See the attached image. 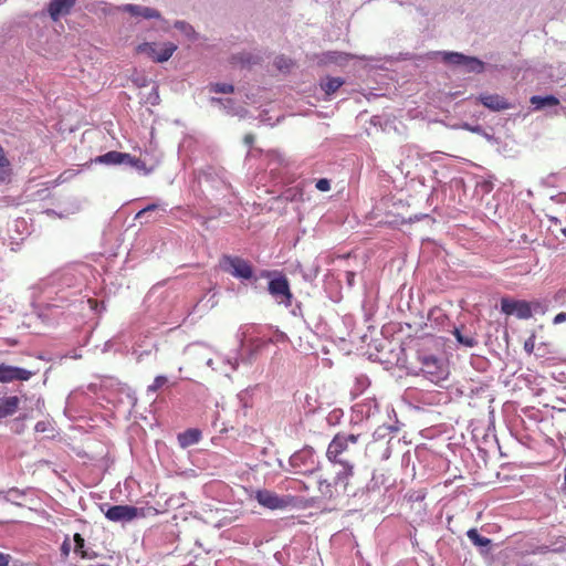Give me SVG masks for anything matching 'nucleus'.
I'll list each match as a JSON object with an SVG mask.
<instances>
[{"label":"nucleus","instance_id":"nucleus-1","mask_svg":"<svg viewBox=\"0 0 566 566\" xmlns=\"http://www.w3.org/2000/svg\"><path fill=\"white\" fill-rule=\"evenodd\" d=\"M359 434L339 432L334 436L326 450V458L335 464H354L348 458L349 444H356Z\"/></svg>","mask_w":566,"mask_h":566},{"label":"nucleus","instance_id":"nucleus-2","mask_svg":"<svg viewBox=\"0 0 566 566\" xmlns=\"http://www.w3.org/2000/svg\"><path fill=\"white\" fill-rule=\"evenodd\" d=\"M220 266L223 271L238 279L250 280L253 276L252 265L240 256L223 255L220 260Z\"/></svg>","mask_w":566,"mask_h":566},{"label":"nucleus","instance_id":"nucleus-3","mask_svg":"<svg viewBox=\"0 0 566 566\" xmlns=\"http://www.w3.org/2000/svg\"><path fill=\"white\" fill-rule=\"evenodd\" d=\"M176 50L177 46L171 42H167L161 45L155 42H144L136 48L137 53L145 54L153 61L159 63L168 61Z\"/></svg>","mask_w":566,"mask_h":566},{"label":"nucleus","instance_id":"nucleus-4","mask_svg":"<svg viewBox=\"0 0 566 566\" xmlns=\"http://www.w3.org/2000/svg\"><path fill=\"white\" fill-rule=\"evenodd\" d=\"M421 371L432 382L439 384L447 379L448 369L437 357L428 355L421 358Z\"/></svg>","mask_w":566,"mask_h":566},{"label":"nucleus","instance_id":"nucleus-5","mask_svg":"<svg viewBox=\"0 0 566 566\" xmlns=\"http://www.w3.org/2000/svg\"><path fill=\"white\" fill-rule=\"evenodd\" d=\"M254 499L258 503L270 510H282L290 505L291 497H281L270 490H258L254 493Z\"/></svg>","mask_w":566,"mask_h":566},{"label":"nucleus","instance_id":"nucleus-6","mask_svg":"<svg viewBox=\"0 0 566 566\" xmlns=\"http://www.w3.org/2000/svg\"><path fill=\"white\" fill-rule=\"evenodd\" d=\"M501 311L506 315H516L520 319L532 317L531 304L526 301H515L503 297L501 300Z\"/></svg>","mask_w":566,"mask_h":566},{"label":"nucleus","instance_id":"nucleus-7","mask_svg":"<svg viewBox=\"0 0 566 566\" xmlns=\"http://www.w3.org/2000/svg\"><path fill=\"white\" fill-rule=\"evenodd\" d=\"M269 292L275 298H280V303L290 306L292 304V292L290 290L289 280L284 275H280L269 282Z\"/></svg>","mask_w":566,"mask_h":566},{"label":"nucleus","instance_id":"nucleus-8","mask_svg":"<svg viewBox=\"0 0 566 566\" xmlns=\"http://www.w3.org/2000/svg\"><path fill=\"white\" fill-rule=\"evenodd\" d=\"M112 522H129L138 516V509L130 505H113L105 512Z\"/></svg>","mask_w":566,"mask_h":566},{"label":"nucleus","instance_id":"nucleus-9","mask_svg":"<svg viewBox=\"0 0 566 566\" xmlns=\"http://www.w3.org/2000/svg\"><path fill=\"white\" fill-rule=\"evenodd\" d=\"M32 377V373L24 368L0 364V382H12L14 380L27 381Z\"/></svg>","mask_w":566,"mask_h":566},{"label":"nucleus","instance_id":"nucleus-10","mask_svg":"<svg viewBox=\"0 0 566 566\" xmlns=\"http://www.w3.org/2000/svg\"><path fill=\"white\" fill-rule=\"evenodd\" d=\"M310 476L314 478L317 490L322 497L324 499H333L339 494L338 489L334 484L333 480L329 481L327 479H322V475L318 474V469L313 468L308 470Z\"/></svg>","mask_w":566,"mask_h":566},{"label":"nucleus","instance_id":"nucleus-11","mask_svg":"<svg viewBox=\"0 0 566 566\" xmlns=\"http://www.w3.org/2000/svg\"><path fill=\"white\" fill-rule=\"evenodd\" d=\"M290 464L296 473H307L310 469L315 468L312 453L305 450L295 452L290 458Z\"/></svg>","mask_w":566,"mask_h":566},{"label":"nucleus","instance_id":"nucleus-12","mask_svg":"<svg viewBox=\"0 0 566 566\" xmlns=\"http://www.w3.org/2000/svg\"><path fill=\"white\" fill-rule=\"evenodd\" d=\"M479 101L493 112L505 111L511 107L507 99L499 94H481Z\"/></svg>","mask_w":566,"mask_h":566},{"label":"nucleus","instance_id":"nucleus-13","mask_svg":"<svg viewBox=\"0 0 566 566\" xmlns=\"http://www.w3.org/2000/svg\"><path fill=\"white\" fill-rule=\"evenodd\" d=\"M76 0H51L49 4V14L53 21H57L61 15L70 13Z\"/></svg>","mask_w":566,"mask_h":566},{"label":"nucleus","instance_id":"nucleus-14","mask_svg":"<svg viewBox=\"0 0 566 566\" xmlns=\"http://www.w3.org/2000/svg\"><path fill=\"white\" fill-rule=\"evenodd\" d=\"M342 469L336 472L333 482L342 492H346L349 480L354 476V464H339Z\"/></svg>","mask_w":566,"mask_h":566},{"label":"nucleus","instance_id":"nucleus-15","mask_svg":"<svg viewBox=\"0 0 566 566\" xmlns=\"http://www.w3.org/2000/svg\"><path fill=\"white\" fill-rule=\"evenodd\" d=\"M20 406V399L17 396H6L0 398V420L13 416Z\"/></svg>","mask_w":566,"mask_h":566},{"label":"nucleus","instance_id":"nucleus-16","mask_svg":"<svg viewBox=\"0 0 566 566\" xmlns=\"http://www.w3.org/2000/svg\"><path fill=\"white\" fill-rule=\"evenodd\" d=\"M123 10L132 15L143 17L145 19H159L161 17L159 11L137 4H125Z\"/></svg>","mask_w":566,"mask_h":566},{"label":"nucleus","instance_id":"nucleus-17","mask_svg":"<svg viewBox=\"0 0 566 566\" xmlns=\"http://www.w3.org/2000/svg\"><path fill=\"white\" fill-rule=\"evenodd\" d=\"M125 158H128L126 156V153H119L116 150L108 151L104 155L98 156L95 161L99 164L105 165H120L124 164Z\"/></svg>","mask_w":566,"mask_h":566},{"label":"nucleus","instance_id":"nucleus-18","mask_svg":"<svg viewBox=\"0 0 566 566\" xmlns=\"http://www.w3.org/2000/svg\"><path fill=\"white\" fill-rule=\"evenodd\" d=\"M201 432L198 429H188L178 436V441L181 447L186 448L199 442Z\"/></svg>","mask_w":566,"mask_h":566},{"label":"nucleus","instance_id":"nucleus-19","mask_svg":"<svg viewBox=\"0 0 566 566\" xmlns=\"http://www.w3.org/2000/svg\"><path fill=\"white\" fill-rule=\"evenodd\" d=\"M530 102L534 106V109H542L546 106H556L559 104L558 98L553 95H547V96L534 95L531 97Z\"/></svg>","mask_w":566,"mask_h":566},{"label":"nucleus","instance_id":"nucleus-20","mask_svg":"<svg viewBox=\"0 0 566 566\" xmlns=\"http://www.w3.org/2000/svg\"><path fill=\"white\" fill-rule=\"evenodd\" d=\"M11 174L10 160L7 158L3 147L0 145V182L9 181Z\"/></svg>","mask_w":566,"mask_h":566},{"label":"nucleus","instance_id":"nucleus-21","mask_svg":"<svg viewBox=\"0 0 566 566\" xmlns=\"http://www.w3.org/2000/svg\"><path fill=\"white\" fill-rule=\"evenodd\" d=\"M345 81L342 77H326L321 82L322 90L326 93V95H331L335 93L342 85H344Z\"/></svg>","mask_w":566,"mask_h":566},{"label":"nucleus","instance_id":"nucleus-22","mask_svg":"<svg viewBox=\"0 0 566 566\" xmlns=\"http://www.w3.org/2000/svg\"><path fill=\"white\" fill-rule=\"evenodd\" d=\"M465 61H463L462 65L467 72L481 73L484 70V63L474 56L467 55Z\"/></svg>","mask_w":566,"mask_h":566},{"label":"nucleus","instance_id":"nucleus-23","mask_svg":"<svg viewBox=\"0 0 566 566\" xmlns=\"http://www.w3.org/2000/svg\"><path fill=\"white\" fill-rule=\"evenodd\" d=\"M467 536L469 539L479 547H488L491 545V539L484 536H481L476 528H470L467 532Z\"/></svg>","mask_w":566,"mask_h":566},{"label":"nucleus","instance_id":"nucleus-24","mask_svg":"<svg viewBox=\"0 0 566 566\" xmlns=\"http://www.w3.org/2000/svg\"><path fill=\"white\" fill-rule=\"evenodd\" d=\"M442 60L447 64L462 65L463 61L468 60L467 55L459 52H442Z\"/></svg>","mask_w":566,"mask_h":566},{"label":"nucleus","instance_id":"nucleus-25","mask_svg":"<svg viewBox=\"0 0 566 566\" xmlns=\"http://www.w3.org/2000/svg\"><path fill=\"white\" fill-rule=\"evenodd\" d=\"M74 543H75V547H74V552L81 556V558H86L87 557V553L86 551L84 549V546H85V539L82 537L81 534L76 533L74 534Z\"/></svg>","mask_w":566,"mask_h":566},{"label":"nucleus","instance_id":"nucleus-26","mask_svg":"<svg viewBox=\"0 0 566 566\" xmlns=\"http://www.w3.org/2000/svg\"><path fill=\"white\" fill-rule=\"evenodd\" d=\"M210 91L214 93L230 94L233 93L234 87L231 84L216 83L210 85Z\"/></svg>","mask_w":566,"mask_h":566},{"label":"nucleus","instance_id":"nucleus-27","mask_svg":"<svg viewBox=\"0 0 566 566\" xmlns=\"http://www.w3.org/2000/svg\"><path fill=\"white\" fill-rule=\"evenodd\" d=\"M168 379L165 376H157L153 384L148 386V391L156 392L167 384Z\"/></svg>","mask_w":566,"mask_h":566},{"label":"nucleus","instance_id":"nucleus-28","mask_svg":"<svg viewBox=\"0 0 566 566\" xmlns=\"http://www.w3.org/2000/svg\"><path fill=\"white\" fill-rule=\"evenodd\" d=\"M275 65L281 71H287V70H290L292 67L293 62H292L291 59H287V57H284V56H279L275 60Z\"/></svg>","mask_w":566,"mask_h":566},{"label":"nucleus","instance_id":"nucleus-29","mask_svg":"<svg viewBox=\"0 0 566 566\" xmlns=\"http://www.w3.org/2000/svg\"><path fill=\"white\" fill-rule=\"evenodd\" d=\"M233 63H240L242 65H250L255 63L254 57L251 54H241L239 56H233Z\"/></svg>","mask_w":566,"mask_h":566},{"label":"nucleus","instance_id":"nucleus-30","mask_svg":"<svg viewBox=\"0 0 566 566\" xmlns=\"http://www.w3.org/2000/svg\"><path fill=\"white\" fill-rule=\"evenodd\" d=\"M132 167H135L137 170L139 171H143L145 175H148L153 171V168H148L146 166V164L140 160L139 158H136L134 161H133V166Z\"/></svg>","mask_w":566,"mask_h":566},{"label":"nucleus","instance_id":"nucleus-31","mask_svg":"<svg viewBox=\"0 0 566 566\" xmlns=\"http://www.w3.org/2000/svg\"><path fill=\"white\" fill-rule=\"evenodd\" d=\"M459 343L467 347H474L478 342L473 336H465L462 334V337H459Z\"/></svg>","mask_w":566,"mask_h":566},{"label":"nucleus","instance_id":"nucleus-32","mask_svg":"<svg viewBox=\"0 0 566 566\" xmlns=\"http://www.w3.org/2000/svg\"><path fill=\"white\" fill-rule=\"evenodd\" d=\"M316 188L319 191H328L331 189V182L326 178L318 179L316 182Z\"/></svg>","mask_w":566,"mask_h":566},{"label":"nucleus","instance_id":"nucleus-33","mask_svg":"<svg viewBox=\"0 0 566 566\" xmlns=\"http://www.w3.org/2000/svg\"><path fill=\"white\" fill-rule=\"evenodd\" d=\"M293 482L295 484L293 486L294 490H297V491H308V489H310L307 483L302 481V480H293Z\"/></svg>","mask_w":566,"mask_h":566},{"label":"nucleus","instance_id":"nucleus-34","mask_svg":"<svg viewBox=\"0 0 566 566\" xmlns=\"http://www.w3.org/2000/svg\"><path fill=\"white\" fill-rule=\"evenodd\" d=\"M12 556L10 554H4L0 552V566H9Z\"/></svg>","mask_w":566,"mask_h":566},{"label":"nucleus","instance_id":"nucleus-35","mask_svg":"<svg viewBox=\"0 0 566 566\" xmlns=\"http://www.w3.org/2000/svg\"><path fill=\"white\" fill-rule=\"evenodd\" d=\"M563 322H566V312L558 313L553 319V323L555 325L560 324Z\"/></svg>","mask_w":566,"mask_h":566},{"label":"nucleus","instance_id":"nucleus-36","mask_svg":"<svg viewBox=\"0 0 566 566\" xmlns=\"http://www.w3.org/2000/svg\"><path fill=\"white\" fill-rule=\"evenodd\" d=\"M524 349L528 353V354H532L533 350H534V339L533 338H530L527 339L525 343H524Z\"/></svg>","mask_w":566,"mask_h":566},{"label":"nucleus","instance_id":"nucleus-37","mask_svg":"<svg viewBox=\"0 0 566 566\" xmlns=\"http://www.w3.org/2000/svg\"><path fill=\"white\" fill-rule=\"evenodd\" d=\"M157 209V205L153 203V205H149L147 206L146 208H144L143 210H140L137 214H136V218H140L143 214H145L146 212L148 211H153Z\"/></svg>","mask_w":566,"mask_h":566},{"label":"nucleus","instance_id":"nucleus-38","mask_svg":"<svg viewBox=\"0 0 566 566\" xmlns=\"http://www.w3.org/2000/svg\"><path fill=\"white\" fill-rule=\"evenodd\" d=\"M244 143L248 145V146H252L253 143H254V135L253 134H247L243 138Z\"/></svg>","mask_w":566,"mask_h":566},{"label":"nucleus","instance_id":"nucleus-39","mask_svg":"<svg viewBox=\"0 0 566 566\" xmlns=\"http://www.w3.org/2000/svg\"><path fill=\"white\" fill-rule=\"evenodd\" d=\"M61 551L62 553L67 556L69 553H70V544L67 541H65L63 544H62V547H61Z\"/></svg>","mask_w":566,"mask_h":566},{"label":"nucleus","instance_id":"nucleus-40","mask_svg":"<svg viewBox=\"0 0 566 566\" xmlns=\"http://www.w3.org/2000/svg\"><path fill=\"white\" fill-rule=\"evenodd\" d=\"M126 156H127L128 158H125L124 164H128V165L133 166V161L136 159V157H133V156H130V155H129V154H127V153H126Z\"/></svg>","mask_w":566,"mask_h":566},{"label":"nucleus","instance_id":"nucleus-41","mask_svg":"<svg viewBox=\"0 0 566 566\" xmlns=\"http://www.w3.org/2000/svg\"><path fill=\"white\" fill-rule=\"evenodd\" d=\"M453 335L455 336L457 340L459 342V337H462V333L459 328H455L453 331Z\"/></svg>","mask_w":566,"mask_h":566},{"label":"nucleus","instance_id":"nucleus-42","mask_svg":"<svg viewBox=\"0 0 566 566\" xmlns=\"http://www.w3.org/2000/svg\"><path fill=\"white\" fill-rule=\"evenodd\" d=\"M271 340H261L258 345H256V348L259 349L260 347L262 346H265L266 344H269Z\"/></svg>","mask_w":566,"mask_h":566},{"label":"nucleus","instance_id":"nucleus-43","mask_svg":"<svg viewBox=\"0 0 566 566\" xmlns=\"http://www.w3.org/2000/svg\"><path fill=\"white\" fill-rule=\"evenodd\" d=\"M67 174H69V171H64V172H62V174L59 176L57 180H62V179L66 178L65 176H66Z\"/></svg>","mask_w":566,"mask_h":566},{"label":"nucleus","instance_id":"nucleus-44","mask_svg":"<svg viewBox=\"0 0 566 566\" xmlns=\"http://www.w3.org/2000/svg\"><path fill=\"white\" fill-rule=\"evenodd\" d=\"M353 277H354V273L349 272L348 273V282H349V284H352Z\"/></svg>","mask_w":566,"mask_h":566},{"label":"nucleus","instance_id":"nucleus-45","mask_svg":"<svg viewBox=\"0 0 566 566\" xmlns=\"http://www.w3.org/2000/svg\"><path fill=\"white\" fill-rule=\"evenodd\" d=\"M41 424H42L41 422L36 423V427H35V428H36V430L42 429V426H41Z\"/></svg>","mask_w":566,"mask_h":566},{"label":"nucleus","instance_id":"nucleus-46","mask_svg":"<svg viewBox=\"0 0 566 566\" xmlns=\"http://www.w3.org/2000/svg\"><path fill=\"white\" fill-rule=\"evenodd\" d=\"M41 424H42L41 422L36 423V427H35V428H36V430L42 429V426H41Z\"/></svg>","mask_w":566,"mask_h":566}]
</instances>
